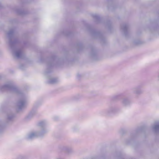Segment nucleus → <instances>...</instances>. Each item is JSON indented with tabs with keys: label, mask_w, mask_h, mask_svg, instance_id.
Masks as SVG:
<instances>
[{
	"label": "nucleus",
	"mask_w": 159,
	"mask_h": 159,
	"mask_svg": "<svg viewBox=\"0 0 159 159\" xmlns=\"http://www.w3.org/2000/svg\"><path fill=\"white\" fill-rule=\"evenodd\" d=\"M47 124L48 122L46 120L39 122L37 124L38 130L31 131L28 133L26 136V139L30 140L44 135L48 131L46 127Z\"/></svg>",
	"instance_id": "1"
},
{
	"label": "nucleus",
	"mask_w": 159,
	"mask_h": 159,
	"mask_svg": "<svg viewBox=\"0 0 159 159\" xmlns=\"http://www.w3.org/2000/svg\"><path fill=\"white\" fill-rule=\"evenodd\" d=\"M11 38L10 40L9 44L11 50L13 55L17 58H21L23 56V52L20 49H17L16 47V42H13Z\"/></svg>",
	"instance_id": "2"
},
{
	"label": "nucleus",
	"mask_w": 159,
	"mask_h": 159,
	"mask_svg": "<svg viewBox=\"0 0 159 159\" xmlns=\"http://www.w3.org/2000/svg\"><path fill=\"white\" fill-rule=\"evenodd\" d=\"M27 97L26 95L21 93L20 94L19 99L17 103V106L19 110L21 109L24 107L27 102Z\"/></svg>",
	"instance_id": "3"
},
{
	"label": "nucleus",
	"mask_w": 159,
	"mask_h": 159,
	"mask_svg": "<svg viewBox=\"0 0 159 159\" xmlns=\"http://www.w3.org/2000/svg\"><path fill=\"white\" fill-rule=\"evenodd\" d=\"M133 93L136 95H139L143 93V90L141 86L137 87L133 89Z\"/></svg>",
	"instance_id": "4"
},
{
	"label": "nucleus",
	"mask_w": 159,
	"mask_h": 159,
	"mask_svg": "<svg viewBox=\"0 0 159 159\" xmlns=\"http://www.w3.org/2000/svg\"><path fill=\"white\" fill-rule=\"evenodd\" d=\"M117 111V108L114 107H110L108 110L107 115L109 116L110 115V114L111 113H113L116 112Z\"/></svg>",
	"instance_id": "5"
},
{
	"label": "nucleus",
	"mask_w": 159,
	"mask_h": 159,
	"mask_svg": "<svg viewBox=\"0 0 159 159\" xmlns=\"http://www.w3.org/2000/svg\"><path fill=\"white\" fill-rule=\"evenodd\" d=\"M48 83L51 84H54L57 83L59 80L58 79L56 78H51L48 77Z\"/></svg>",
	"instance_id": "6"
},
{
	"label": "nucleus",
	"mask_w": 159,
	"mask_h": 159,
	"mask_svg": "<svg viewBox=\"0 0 159 159\" xmlns=\"http://www.w3.org/2000/svg\"><path fill=\"white\" fill-rule=\"evenodd\" d=\"M153 129L156 132H159V122L156 123L153 126Z\"/></svg>",
	"instance_id": "7"
},
{
	"label": "nucleus",
	"mask_w": 159,
	"mask_h": 159,
	"mask_svg": "<svg viewBox=\"0 0 159 159\" xmlns=\"http://www.w3.org/2000/svg\"><path fill=\"white\" fill-rule=\"evenodd\" d=\"M122 103L124 106H126L129 104L130 101L128 99L125 98L123 99Z\"/></svg>",
	"instance_id": "8"
},
{
	"label": "nucleus",
	"mask_w": 159,
	"mask_h": 159,
	"mask_svg": "<svg viewBox=\"0 0 159 159\" xmlns=\"http://www.w3.org/2000/svg\"><path fill=\"white\" fill-rule=\"evenodd\" d=\"M12 87V85L10 83L7 84L2 87L3 89H9Z\"/></svg>",
	"instance_id": "9"
},
{
	"label": "nucleus",
	"mask_w": 159,
	"mask_h": 159,
	"mask_svg": "<svg viewBox=\"0 0 159 159\" xmlns=\"http://www.w3.org/2000/svg\"><path fill=\"white\" fill-rule=\"evenodd\" d=\"M121 28L125 32L127 29L128 26L126 25H124L122 26Z\"/></svg>",
	"instance_id": "10"
},
{
	"label": "nucleus",
	"mask_w": 159,
	"mask_h": 159,
	"mask_svg": "<svg viewBox=\"0 0 159 159\" xmlns=\"http://www.w3.org/2000/svg\"><path fill=\"white\" fill-rule=\"evenodd\" d=\"M71 148H70L66 147L65 148V150L66 152H69L71 150Z\"/></svg>",
	"instance_id": "11"
},
{
	"label": "nucleus",
	"mask_w": 159,
	"mask_h": 159,
	"mask_svg": "<svg viewBox=\"0 0 159 159\" xmlns=\"http://www.w3.org/2000/svg\"><path fill=\"white\" fill-rule=\"evenodd\" d=\"M13 33V31H9L8 33V36L10 37L11 36L12 34Z\"/></svg>",
	"instance_id": "12"
},
{
	"label": "nucleus",
	"mask_w": 159,
	"mask_h": 159,
	"mask_svg": "<svg viewBox=\"0 0 159 159\" xmlns=\"http://www.w3.org/2000/svg\"><path fill=\"white\" fill-rule=\"evenodd\" d=\"M24 157L23 156L20 155L17 157V159H24Z\"/></svg>",
	"instance_id": "13"
},
{
	"label": "nucleus",
	"mask_w": 159,
	"mask_h": 159,
	"mask_svg": "<svg viewBox=\"0 0 159 159\" xmlns=\"http://www.w3.org/2000/svg\"><path fill=\"white\" fill-rule=\"evenodd\" d=\"M12 117H13V116H10V117H9V116H8V119H11Z\"/></svg>",
	"instance_id": "14"
},
{
	"label": "nucleus",
	"mask_w": 159,
	"mask_h": 159,
	"mask_svg": "<svg viewBox=\"0 0 159 159\" xmlns=\"http://www.w3.org/2000/svg\"><path fill=\"white\" fill-rule=\"evenodd\" d=\"M2 126H1V125H0V129H2Z\"/></svg>",
	"instance_id": "15"
},
{
	"label": "nucleus",
	"mask_w": 159,
	"mask_h": 159,
	"mask_svg": "<svg viewBox=\"0 0 159 159\" xmlns=\"http://www.w3.org/2000/svg\"><path fill=\"white\" fill-rule=\"evenodd\" d=\"M36 105H37V104H36V103L35 104L34 106H36Z\"/></svg>",
	"instance_id": "16"
},
{
	"label": "nucleus",
	"mask_w": 159,
	"mask_h": 159,
	"mask_svg": "<svg viewBox=\"0 0 159 159\" xmlns=\"http://www.w3.org/2000/svg\"><path fill=\"white\" fill-rule=\"evenodd\" d=\"M56 159H62V158H57Z\"/></svg>",
	"instance_id": "17"
}]
</instances>
